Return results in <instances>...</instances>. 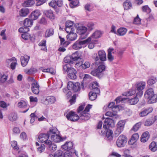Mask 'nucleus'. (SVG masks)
<instances>
[{
    "instance_id": "23",
    "label": "nucleus",
    "mask_w": 157,
    "mask_h": 157,
    "mask_svg": "<svg viewBox=\"0 0 157 157\" xmlns=\"http://www.w3.org/2000/svg\"><path fill=\"white\" fill-rule=\"evenodd\" d=\"M124 10H128L131 9L132 6V3L130 0H126L123 4Z\"/></svg>"
},
{
    "instance_id": "9",
    "label": "nucleus",
    "mask_w": 157,
    "mask_h": 157,
    "mask_svg": "<svg viewBox=\"0 0 157 157\" xmlns=\"http://www.w3.org/2000/svg\"><path fill=\"white\" fill-rule=\"evenodd\" d=\"M91 38L90 37H89L87 39L84 40H77L73 44L72 48L73 49L75 50L79 49L82 48L83 45L91 41Z\"/></svg>"
},
{
    "instance_id": "5",
    "label": "nucleus",
    "mask_w": 157,
    "mask_h": 157,
    "mask_svg": "<svg viewBox=\"0 0 157 157\" xmlns=\"http://www.w3.org/2000/svg\"><path fill=\"white\" fill-rule=\"evenodd\" d=\"M92 105L89 104L86 107L83 111L80 114V119L81 120L87 121L90 117V114L88 113L91 108Z\"/></svg>"
},
{
    "instance_id": "14",
    "label": "nucleus",
    "mask_w": 157,
    "mask_h": 157,
    "mask_svg": "<svg viewBox=\"0 0 157 157\" xmlns=\"http://www.w3.org/2000/svg\"><path fill=\"white\" fill-rule=\"evenodd\" d=\"M75 64L76 66L81 67L84 69L89 68L90 66V63L88 61L84 63L83 59H80V61L76 62Z\"/></svg>"
},
{
    "instance_id": "4",
    "label": "nucleus",
    "mask_w": 157,
    "mask_h": 157,
    "mask_svg": "<svg viewBox=\"0 0 157 157\" xmlns=\"http://www.w3.org/2000/svg\"><path fill=\"white\" fill-rule=\"evenodd\" d=\"M58 130L56 128H51L49 131V136L51 140L55 142H58L62 140L61 137L57 134Z\"/></svg>"
},
{
    "instance_id": "42",
    "label": "nucleus",
    "mask_w": 157,
    "mask_h": 157,
    "mask_svg": "<svg viewBox=\"0 0 157 157\" xmlns=\"http://www.w3.org/2000/svg\"><path fill=\"white\" fill-rule=\"evenodd\" d=\"M63 61L65 63H68L67 64H69L70 65L73 63V61L71 56H67L65 57L64 58Z\"/></svg>"
},
{
    "instance_id": "11",
    "label": "nucleus",
    "mask_w": 157,
    "mask_h": 157,
    "mask_svg": "<svg viewBox=\"0 0 157 157\" xmlns=\"http://www.w3.org/2000/svg\"><path fill=\"white\" fill-rule=\"evenodd\" d=\"M41 101L42 103L48 105L54 103L56 101V98L53 96H48L43 97Z\"/></svg>"
},
{
    "instance_id": "51",
    "label": "nucleus",
    "mask_w": 157,
    "mask_h": 157,
    "mask_svg": "<svg viewBox=\"0 0 157 157\" xmlns=\"http://www.w3.org/2000/svg\"><path fill=\"white\" fill-rule=\"evenodd\" d=\"M125 124V122L124 121L121 120L118 122L117 126L124 130Z\"/></svg>"
},
{
    "instance_id": "25",
    "label": "nucleus",
    "mask_w": 157,
    "mask_h": 157,
    "mask_svg": "<svg viewBox=\"0 0 157 157\" xmlns=\"http://www.w3.org/2000/svg\"><path fill=\"white\" fill-rule=\"evenodd\" d=\"M100 60L101 62L104 61L106 60V54L104 51H99L98 53Z\"/></svg>"
},
{
    "instance_id": "62",
    "label": "nucleus",
    "mask_w": 157,
    "mask_h": 157,
    "mask_svg": "<svg viewBox=\"0 0 157 157\" xmlns=\"http://www.w3.org/2000/svg\"><path fill=\"white\" fill-rule=\"evenodd\" d=\"M45 146L44 144H41L40 147L37 148L38 151L40 153L43 152L44 150Z\"/></svg>"
},
{
    "instance_id": "57",
    "label": "nucleus",
    "mask_w": 157,
    "mask_h": 157,
    "mask_svg": "<svg viewBox=\"0 0 157 157\" xmlns=\"http://www.w3.org/2000/svg\"><path fill=\"white\" fill-rule=\"evenodd\" d=\"M141 19L139 17L138 15L137 16L134 18L133 23L135 24H140L141 21Z\"/></svg>"
},
{
    "instance_id": "7",
    "label": "nucleus",
    "mask_w": 157,
    "mask_h": 157,
    "mask_svg": "<svg viewBox=\"0 0 157 157\" xmlns=\"http://www.w3.org/2000/svg\"><path fill=\"white\" fill-rule=\"evenodd\" d=\"M146 83L144 82H137L136 85V88L137 95H139L140 97H141L143 94V90L145 87Z\"/></svg>"
},
{
    "instance_id": "33",
    "label": "nucleus",
    "mask_w": 157,
    "mask_h": 157,
    "mask_svg": "<svg viewBox=\"0 0 157 157\" xmlns=\"http://www.w3.org/2000/svg\"><path fill=\"white\" fill-rule=\"evenodd\" d=\"M156 78L154 76H152L149 78L147 81V84L149 86H152L155 84L157 82Z\"/></svg>"
},
{
    "instance_id": "56",
    "label": "nucleus",
    "mask_w": 157,
    "mask_h": 157,
    "mask_svg": "<svg viewBox=\"0 0 157 157\" xmlns=\"http://www.w3.org/2000/svg\"><path fill=\"white\" fill-rule=\"evenodd\" d=\"M79 3V1L78 0H75L71 2L70 4V6L71 8H73L76 6Z\"/></svg>"
},
{
    "instance_id": "18",
    "label": "nucleus",
    "mask_w": 157,
    "mask_h": 157,
    "mask_svg": "<svg viewBox=\"0 0 157 157\" xmlns=\"http://www.w3.org/2000/svg\"><path fill=\"white\" fill-rule=\"evenodd\" d=\"M29 59V56L27 55H25L24 56H21L20 59L21 65L24 67L26 66Z\"/></svg>"
},
{
    "instance_id": "16",
    "label": "nucleus",
    "mask_w": 157,
    "mask_h": 157,
    "mask_svg": "<svg viewBox=\"0 0 157 157\" xmlns=\"http://www.w3.org/2000/svg\"><path fill=\"white\" fill-rule=\"evenodd\" d=\"M138 97H140L139 95H137V94L136 93L133 98H126V101L128 103L131 105H135L138 103L139 101Z\"/></svg>"
},
{
    "instance_id": "44",
    "label": "nucleus",
    "mask_w": 157,
    "mask_h": 157,
    "mask_svg": "<svg viewBox=\"0 0 157 157\" xmlns=\"http://www.w3.org/2000/svg\"><path fill=\"white\" fill-rule=\"evenodd\" d=\"M8 118L11 121H16L17 119V114L15 113H12L10 114L8 116Z\"/></svg>"
},
{
    "instance_id": "49",
    "label": "nucleus",
    "mask_w": 157,
    "mask_h": 157,
    "mask_svg": "<svg viewBox=\"0 0 157 157\" xmlns=\"http://www.w3.org/2000/svg\"><path fill=\"white\" fill-rule=\"evenodd\" d=\"M8 78V76L5 74H3L0 77V85H2L7 80Z\"/></svg>"
},
{
    "instance_id": "47",
    "label": "nucleus",
    "mask_w": 157,
    "mask_h": 157,
    "mask_svg": "<svg viewBox=\"0 0 157 157\" xmlns=\"http://www.w3.org/2000/svg\"><path fill=\"white\" fill-rule=\"evenodd\" d=\"M29 30V28L25 26L20 28L18 29V31L20 33H25L28 32Z\"/></svg>"
},
{
    "instance_id": "36",
    "label": "nucleus",
    "mask_w": 157,
    "mask_h": 157,
    "mask_svg": "<svg viewBox=\"0 0 157 157\" xmlns=\"http://www.w3.org/2000/svg\"><path fill=\"white\" fill-rule=\"evenodd\" d=\"M114 49L113 48H109L108 50V59L110 61H112L113 59V57L112 55V52L114 53Z\"/></svg>"
},
{
    "instance_id": "46",
    "label": "nucleus",
    "mask_w": 157,
    "mask_h": 157,
    "mask_svg": "<svg viewBox=\"0 0 157 157\" xmlns=\"http://www.w3.org/2000/svg\"><path fill=\"white\" fill-rule=\"evenodd\" d=\"M117 110H114L113 111H109L107 112L105 115L107 116H109L110 117L113 116H115L117 115Z\"/></svg>"
},
{
    "instance_id": "1",
    "label": "nucleus",
    "mask_w": 157,
    "mask_h": 157,
    "mask_svg": "<svg viewBox=\"0 0 157 157\" xmlns=\"http://www.w3.org/2000/svg\"><path fill=\"white\" fill-rule=\"evenodd\" d=\"M114 121L110 118H107L104 122L103 128L104 130L101 131L103 135H105L107 140L109 141L113 140V132L112 130L108 129V128L113 124Z\"/></svg>"
},
{
    "instance_id": "34",
    "label": "nucleus",
    "mask_w": 157,
    "mask_h": 157,
    "mask_svg": "<svg viewBox=\"0 0 157 157\" xmlns=\"http://www.w3.org/2000/svg\"><path fill=\"white\" fill-rule=\"evenodd\" d=\"M44 13L46 16L50 19H54V16L52 10H49L46 11L44 12Z\"/></svg>"
},
{
    "instance_id": "22",
    "label": "nucleus",
    "mask_w": 157,
    "mask_h": 157,
    "mask_svg": "<svg viewBox=\"0 0 157 157\" xmlns=\"http://www.w3.org/2000/svg\"><path fill=\"white\" fill-rule=\"evenodd\" d=\"M48 141L46 145H47L49 150L52 152H53L56 150L57 146L55 144L52 143L51 141Z\"/></svg>"
},
{
    "instance_id": "19",
    "label": "nucleus",
    "mask_w": 157,
    "mask_h": 157,
    "mask_svg": "<svg viewBox=\"0 0 157 157\" xmlns=\"http://www.w3.org/2000/svg\"><path fill=\"white\" fill-rule=\"evenodd\" d=\"M136 88L133 86L129 91L123 94V95L125 96H131L136 93Z\"/></svg>"
},
{
    "instance_id": "40",
    "label": "nucleus",
    "mask_w": 157,
    "mask_h": 157,
    "mask_svg": "<svg viewBox=\"0 0 157 157\" xmlns=\"http://www.w3.org/2000/svg\"><path fill=\"white\" fill-rule=\"evenodd\" d=\"M35 3V2L33 0H28L24 2L23 6L25 7H30L32 6Z\"/></svg>"
},
{
    "instance_id": "21",
    "label": "nucleus",
    "mask_w": 157,
    "mask_h": 157,
    "mask_svg": "<svg viewBox=\"0 0 157 157\" xmlns=\"http://www.w3.org/2000/svg\"><path fill=\"white\" fill-rule=\"evenodd\" d=\"M40 15L39 11L38 10H35L33 11L29 15V17L33 20L37 19L39 16Z\"/></svg>"
},
{
    "instance_id": "48",
    "label": "nucleus",
    "mask_w": 157,
    "mask_h": 157,
    "mask_svg": "<svg viewBox=\"0 0 157 157\" xmlns=\"http://www.w3.org/2000/svg\"><path fill=\"white\" fill-rule=\"evenodd\" d=\"M141 123L140 122H138L134 125L131 130L135 132L137 131L141 126Z\"/></svg>"
},
{
    "instance_id": "8",
    "label": "nucleus",
    "mask_w": 157,
    "mask_h": 157,
    "mask_svg": "<svg viewBox=\"0 0 157 157\" xmlns=\"http://www.w3.org/2000/svg\"><path fill=\"white\" fill-rule=\"evenodd\" d=\"M80 84L79 83L69 81L67 85V88L69 90H72L75 92L79 91L80 89Z\"/></svg>"
},
{
    "instance_id": "26",
    "label": "nucleus",
    "mask_w": 157,
    "mask_h": 157,
    "mask_svg": "<svg viewBox=\"0 0 157 157\" xmlns=\"http://www.w3.org/2000/svg\"><path fill=\"white\" fill-rule=\"evenodd\" d=\"M29 13V10L28 8H23L19 11V14L21 17L26 16Z\"/></svg>"
},
{
    "instance_id": "59",
    "label": "nucleus",
    "mask_w": 157,
    "mask_h": 157,
    "mask_svg": "<svg viewBox=\"0 0 157 157\" xmlns=\"http://www.w3.org/2000/svg\"><path fill=\"white\" fill-rule=\"evenodd\" d=\"M65 29L67 33H69L73 32L75 30L74 28H72L67 27H66Z\"/></svg>"
},
{
    "instance_id": "24",
    "label": "nucleus",
    "mask_w": 157,
    "mask_h": 157,
    "mask_svg": "<svg viewBox=\"0 0 157 157\" xmlns=\"http://www.w3.org/2000/svg\"><path fill=\"white\" fill-rule=\"evenodd\" d=\"M73 146L72 142L68 141L62 146V148L65 150L68 151L72 149Z\"/></svg>"
},
{
    "instance_id": "6",
    "label": "nucleus",
    "mask_w": 157,
    "mask_h": 157,
    "mask_svg": "<svg viewBox=\"0 0 157 157\" xmlns=\"http://www.w3.org/2000/svg\"><path fill=\"white\" fill-rule=\"evenodd\" d=\"M87 30V28L85 26H80L77 27V32L80 35L81 39H83L87 37L88 35Z\"/></svg>"
},
{
    "instance_id": "30",
    "label": "nucleus",
    "mask_w": 157,
    "mask_h": 157,
    "mask_svg": "<svg viewBox=\"0 0 157 157\" xmlns=\"http://www.w3.org/2000/svg\"><path fill=\"white\" fill-rule=\"evenodd\" d=\"M33 21L32 19L26 18L24 20L23 24L24 26L29 28L33 25Z\"/></svg>"
},
{
    "instance_id": "63",
    "label": "nucleus",
    "mask_w": 157,
    "mask_h": 157,
    "mask_svg": "<svg viewBox=\"0 0 157 157\" xmlns=\"http://www.w3.org/2000/svg\"><path fill=\"white\" fill-rule=\"evenodd\" d=\"M125 100H126V98H122L121 97H118L115 99L117 103Z\"/></svg>"
},
{
    "instance_id": "17",
    "label": "nucleus",
    "mask_w": 157,
    "mask_h": 157,
    "mask_svg": "<svg viewBox=\"0 0 157 157\" xmlns=\"http://www.w3.org/2000/svg\"><path fill=\"white\" fill-rule=\"evenodd\" d=\"M40 86L36 81L31 84V90L32 92L35 94H38L39 93Z\"/></svg>"
},
{
    "instance_id": "29",
    "label": "nucleus",
    "mask_w": 157,
    "mask_h": 157,
    "mask_svg": "<svg viewBox=\"0 0 157 157\" xmlns=\"http://www.w3.org/2000/svg\"><path fill=\"white\" fill-rule=\"evenodd\" d=\"M149 138V135L148 132H146L144 133L141 137V141L142 142H146Z\"/></svg>"
},
{
    "instance_id": "31",
    "label": "nucleus",
    "mask_w": 157,
    "mask_h": 157,
    "mask_svg": "<svg viewBox=\"0 0 157 157\" xmlns=\"http://www.w3.org/2000/svg\"><path fill=\"white\" fill-rule=\"evenodd\" d=\"M54 34V29L52 28L47 29L45 32L44 37L45 38L49 37L52 36Z\"/></svg>"
},
{
    "instance_id": "45",
    "label": "nucleus",
    "mask_w": 157,
    "mask_h": 157,
    "mask_svg": "<svg viewBox=\"0 0 157 157\" xmlns=\"http://www.w3.org/2000/svg\"><path fill=\"white\" fill-rule=\"evenodd\" d=\"M98 83L97 82H94L92 83V89L94 90V91H95V92L97 93H99L100 90L98 88Z\"/></svg>"
},
{
    "instance_id": "55",
    "label": "nucleus",
    "mask_w": 157,
    "mask_h": 157,
    "mask_svg": "<svg viewBox=\"0 0 157 157\" xmlns=\"http://www.w3.org/2000/svg\"><path fill=\"white\" fill-rule=\"evenodd\" d=\"M37 71V70L36 69L34 68H31L30 69L28 70L26 73L28 74H34Z\"/></svg>"
},
{
    "instance_id": "35",
    "label": "nucleus",
    "mask_w": 157,
    "mask_h": 157,
    "mask_svg": "<svg viewBox=\"0 0 157 157\" xmlns=\"http://www.w3.org/2000/svg\"><path fill=\"white\" fill-rule=\"evenodd\" d=\"M102 33L100 31L96 30L95 31L92 35L90 37L92 38L97 39L101 37L102 35Z\"/></svg>"
},
{
    "instance_id": "27",
    "label": "nucleus",
    "mask_w": 157,
    "mask_h": 157,
    "mask_svg": "<svg viewBox=\"0 0 157 157\" xmlns=\"http://www.w3.org/2000/svg\"><path fill=\"white\" fill-rule=\"evenodd\" d=\"M77 36L76 33L72 32L69 33L67 35V38L68 40L73 41L76 39Z\"/></svg>"
},
{
    "instance_id": "43",
    "label": "nucleus",
    "mask_w": 157,
    "mask_h": 157,
    "mask_svg": "<svg viewBox=\"0 0 157 157\" xmlns=\"http://www.w3.org/2000/svg\"><path fill=\"white\" fill-rule=\"evenodd\" d=\"M155 121V120L152 118L148 119L144 122V125L147 126H151L154 123Z\"/></svg>"
},
{
    "instance_id": "52",
    "label": "nucleus",
    "mask_w": 157,
    "mask_h": 157,
    "mask_svg": "<svg viewBox=\"0 0 157 157\" xmlns=\"http://www.w3.org/2000/svg\"><path fill=\"white\" fill-rule=\"evenodd\" d=\"M123 130L121 128L117 126V127L114 131V135L116 136H118L121 133Z\"/></svg>"
},
{
    "instance_id": "20",
    "label": "nucleus",
    "mask_w": 157,
    "mask_h": 157,
    "mask_svg": "<svg viewBox=\"0 0 157 157\" xmlns=\"http://www.w3.org/2000/svg\"><path fill=\"white\" fill-rule=\"evenodd\" d=\"M154 94L153 89L151 88L148 89L145 92L144 96L147 101Z\"/></svg>"
},
{
    "instance_id": "15",
    "label": "nucleus",
    "mask_w": 157,
    "mask_h": 157,
    "mask_svg": "<svg viewBox=\"0 0 157 157\" xmlns=\"http://www.w3.org/2000/svg\"><path fill=\"white\" fill-rule=\"evenodd\" d=\"M153 111V109L152 107H148L143 109L140 113L139 115L141 117L146 116L149 113H151Z\"/></svg>"
},
{
    "instance_id": "3",
    "label": "nucleus",
    "mask_w": 157,
    "mask_h": 157,
    "mask_svg": "<svg viewBox=\"0 0 157 157\" xmlns=\"http://www.w3.org/2000/svg\"><path fill=\"white\" fill-rule=\"evenodd\" d=\"M64 72H67L68 77L72 79H75L77 78V71L74 68L70 67L69 64H66L63 66Z\"/></svg>"
},
{
    "instance_id": "10",
    "label": "nucleus",
    "mask_w": 157,
    "mask_h": 157,
    "mask_svg": "<svg viewBox=\"0 0 157 157\" xmlns=\"http://www.w3.org/2000/svg\"><path fill=\"white\" fill-rule=\"evenodd\" d=\"M127 141L126 137L124 135H121L117 139L116 144L117 146L119 147H124Z\"/></svg>"
},
{
    "instance_id": "54",
    "label": "nucleus",
    "mask_w": 157,
    "mask_h": 157,
    "mask_svg": "<svg viewBox=\"0 0 157 157\" xmlns=\"http://www.w3.org/2000/svg\"><path fill=\"white\" fill-rule=\"evenodd\" d=\"M11 146L14 149L17 150L19 149V147L17 146V142L16 141H13L11 142Z\"/></svg>"
},
{
    "instance_id": "12",
    "label": "nucleus",
    "mask_w": 157,
    "mask_h": 157,
    "mask_svg": "<svg viewBox=\"0 0 157 157\" xmlns=\"http://www.w3.org/2000/svg\"><path fill=\"white\" fill-rule=\"evenodd\" d=\"M49 137V131L47 133H41L40 134L38 137V140L39 141H40L42 143H44L46 145L48 144V142L49 140H48Z\"/></svg>"
},
{
    "instance_id": "53",
    "label": "nucleus",
    "mask_w": 157,
    "mask_h": 157,
    "mask_svg": "<svg viewBox=\"0 0 157 157\" xmlns=\"http://www.w3.org/2000/svg\"><path fill=\"white\" fill-rule=\"evenodd\" d=\"M27 105V103L24 101H21L18 103V106L20 108L25 107Z\"/></svg>"
},
{
    "instance_id": "2",
    "label": "nucleus",
    "mask_w": 157,
    "mask_h": 157,
    "mask_svg": "<svg viewBox=\"0 0 157 157\" xmlns=\"http://www.w3.org/2000/svg\"><path fill=\"white\" fill-rule=\"evenodd\" d=\"M105 63L102 62H99L98 68L91 71L90 74L93 76L101 78L103 76V72L105 70Z\"/></svg>"
},
{
    "instance_id": "32",
    "label": "nucleus",
    "mask_w": 157,
    "mask_h": 157,
    "mask_svg": "<svg viewBox=\"0 0 157 157\" xmlns=\"http://www.w3.org/2000/svg\"><path fill=\"white\" fill-rule=\"evenodd\" d=\"M127 31V29L125 28H121L117 31V35L123 36L125 35Z\"/></svg>"
},
{
    "instance_id": "38",
    "label": "nucleus",
    "mask_w": 157,
    "mask_h": 157,
    "mask_svg": "<svg viewBox=\"0 0 157 157\" xmlns=\"http://www.w3.org/2000/svg\"><path fill=\"white\" fill-rule=\"evenodd\" d=\"M149 104L157 102V94H154L147 101Z\"/></svg>"
},
{
    "instance_id": "60",
    "label": "nucleus",
    "mask_w": 157,
    "mask_h": 157,
    "mask_svg": "<svg viewBox=\"0 0 157 157\" xmlns=\"http://www.w3.org/2000/svg\"><path fill=\"white\" fill-rule=\"evenodd\" d=\"M94 24L92 22H90L88 23L87 26L90 30H92L94 28Z\"/></svg>"
},
{
    "instance_id": "37",
    "label": "nucleus",
    "mask_w": 157,
    "mask_h": 157,
    "mask_svg": "<svg viewBox=\"0 0 157 157\" xmlns=\"http://www.w3.org/2000/svg\"><path fill=\"white\" fill-rule=\"evenodd\" d=\"M149 149L152 151H155L157 150V143L154 141L152 142L149 145Z\"/></svg>"
},
{
    "instance_id": "28",
    "label": "nucleus",
    "mask_w": 157,
    "mask_h": 157,
    "mask_svg": "<svg viewBox=\"0 0 157 157\" xmlns=\"http://www.w3.org/2000/svg\"><path fill=\"white\" fill-rule=\"evenodd\" d=\"M72 59L73 61H78V62L80 61V59L81 58L80 54L78 52H76L73 53L71 56Z\"/></svg>"
},
{
    "instance_id": "64",
    "label": "nucleus",
    "mask_w": 157,
    "mask_h": 157,
    "mask_svg": "<svg viewBox=\"0 0 157 157\" xmlns=\"http://www.w3.org/2000/svg\"><path fill=\"white\" fill-rule=\"evenodd\" d=\"M76 98V95L75 94L69 100L71 105H72L75 102V100Z\"/></svg>"
},
{
    "instance_id": "13",
    "label": "nucleus",
    "mask_w": 157,
    "mask_h": 157,
    "mask_svg": "<svg viewBox=\"0 0 157 157\" xmlns=\"http://www.w3.org/2000/svg\"><path fill=\"white\" fill-rule=\"evenodd\" d=\"M66 117L68 120H70L71 121H75L80 119V116L79 117L76 113L72 111H71L68 113L66 115Z\"/></svg>"
},
{
    "instance_id": "39",
    "label": "nucleus",
    "mask_w": 157,
    "mask_h": 157,
    "mask_svg": "<svg viewBox=\"0 0 157 157\" xmlns=\"http://www.w3.org/2000/svg\"><path fill=\"white\" fill-rule=\"evenodd\" d=\"M94 92H90L89 94V98L90 100L91 101H94L97 98V94L99 93H97L95 91H94Z\"/></svg>"
},
{
    "instance_id": "58",
    "label": "nucleus",
    "mask_w": 157,
    "mask_h": 157,
    "mask_svg": "<svg viewBox=\"0 0 157 157\" xmlns=\"http://www.w3.org/2000/svg\"><path fill=\"white\" fill-rule=\"evenodd\" d=\"M73 25V22L70 21H67L65 23L66 27H69L72 28H74Z\"/></svg>"
},
{
    "instance_id": "41",
    "label": "nucleus",
    "mask_w": 157,
    "mask_h": 157,
    "mask_svg": "<svg viewBox=\"0 0 157 157\" xmlns=\"http://www.w3.org/2000/svg\"><path fill=\"white\" fill-rule=\"evenodd\" d=\"M115 103L114 102H112L110 103L108 105V108H112L111 109L112 111H113L114 110H119V106L118 105L114 106Z\"/></svg>"
},
{
    "instance_id": "61",
    "label": "nucleus",
    "mask_w": 157,
    "mask_h": 157,
    "mask_svg": "<svg viewBox=\"0 0 157 157\" xmlns=\"http://www.w3.org/2000/svg\"><path fill=\"white\" fill-rule=\"evenodd\" d=\"M49 5L50 6L55 8L56 6V1L55 0H53L49 3Z\"/></svg>"
},
{
    "instance_id": "50",
    "label": "nucleus",
    "mask_w": 157,
    "mask_h": 157,
    "mask_svg": "<svg viewBox=\"0 0 157 157\" xmlns=\"http://www.w3.org/2000/svg\"><path fill=\"white\" fill-rule=\"evenodd\" d=\"M142 10L144 12H145L147 13H149L151 11V9L147 5L143 6L142 7Z\"/></svg>"
}]
</instances>
